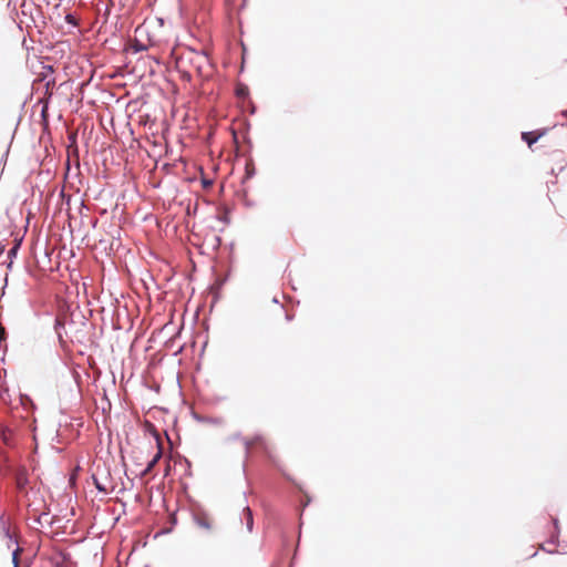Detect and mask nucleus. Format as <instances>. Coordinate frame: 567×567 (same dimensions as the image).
<instances>
[{"instance_id": "obj_1", "label": "nucleus", "mask_w": 567, "mask_h": 567, "mask_svg": "<svg viewBox=\"0 0 567 567\" xmlns=\"http://www.w3.org/2000/svg\"><path fill=\"white\" fill-rule=\"evenodd\" d=\"M186 63H190L195 68L196 72L200 74L203 66L207 63V58L199 52L190 50L176 59L177 68L182 70L188 79H190V71L186 70Z\"/></svg>"}, {"instance_id": "obj_2", "label": "nucleus", "mask_w": 567, "mask_h": 567, "mask_svg": "<svg viewBox=\"0 0 567 567\" xmlns=\"http://www.w3.org/2000/svg\"><path fill=\"white\" fill-rule=\"evenodd\" d=\"M194 520L199 528H202L206 532H212L214 529L215 522H214L213 517L204 511L195 512Z\"/></svg>"}, {"instance_id": "obj_3", "label": "nucleus", "mask_w": 567, "mask_h": 567, "mask_svg": "<svg viewBox=\"0 0 567 567\" xmlns=\"http://www.w3.org/2000/svg\"><path fill=\"white\" fill-rule=\"evenodd\" d=\"M246 446L248 450L260 449L264 452L268 451V443L261 435H255L246 440Z\"/></svg>"}, {"instance_id": "obj_4", "label": "nucleus", "mask_w": 567, "mask_h": 567, "mask_svg": "<svg viewBox=\"0 0 567 567\" xmlns=\"http://www.w3.org/2000/svg\"><path fill=\"white\" fill-rule=\"evenodd\" d=\"M545 131H532L522 133V140L527 143L528 147H532L543 135Z\"/></svg>"}, {"instance_id": "obj_5", "label": "nucleus", "mask_w": 567, "mask_h": 567, "mask_svg": "<svg viewBox=\"0 0 567 567\" xmlns=\"http://www.w3.org/2000/svg\"><path fill=\"white\" fill-rule=\"evenodd\" d=\"M157 447H158V451L157 453L153 456V458L148 462L147 466L145 467V470L143 471V475H147L152 472V470L154 468V466L157 464V462L159 461V458L162 457V447H161V444L159 442H157Z\"/></svg>"}, {"instance_id": "obj_6", "label": "nucleus", "mask_w": 567, "mask_h": 567, "mask_svg": "<svg viewBox=\"0 0 567 567\" xmlns=\"http://www.w3.org/2000/svg\"><path fill=\"white\" fill-rule=\"evenodd\" d=\"M244 517L246 519V525L248 530L252 529L254 518H252V512L249 507L244 508Z\"/></svg>"}, {"instance_id": "obj_7", "label": "nucleus", "mask_w": 567, "mask_h": 567, "mask_svg": "<svg viewBox=\"0 0 567 567\" xmlns=\"http://www.w3.org/2000/svg\"><path fill=\"white\" fill-rule=\"evenodd\" d=\"M6 340V330L3 327H0V343Z\"/></svg>"}, {"instance_id": "obj_8", "label": "nucleus", "mask_w": 567, "mask_h": 567, "mask_svg": "<svg viewBox=\"0 0 567 567\" xmlns=\"http://www.w3.org/2000/svg\"><path fill=\"white\" fill-rule=\"evenodd\" d=\"M95 485H96V487H97L100 491H103V492H105V491H106V489H105L103 486H101V484H99L97 482H95Z\"/></svg>"}, {"instance_id": "obj_9", "label": "nucleus", "mask_w": 567, "mask_h": 567, "mask_svg": "<svg viewBox=\"0 0 567 567\" xmlns=\"http://www.w3.org/2000/svg\"><path fill=\"white\" fill-rule=\"evenodd\" d=\"M16 254H17V248H16V247H13L12 249H10V251H9V255H10V256H11V255H16Z\"/></svg>"}, {"instance_id": "obj_10", "label": "nucleus", "mask_w": 567, "mask_h": 567, "mask_svg": "<svg viewBox=\"0 0 567 567\" xmlns=\"http://www.w3.org/2000/svg\"><path fill=\"white\" fill-rule=\"evenodd\" d=\"M66 20H68L69 22H73V21H74V20H73V17H72V16H70V14H69V16H66Z\"/></svg>"}]
</instances>
